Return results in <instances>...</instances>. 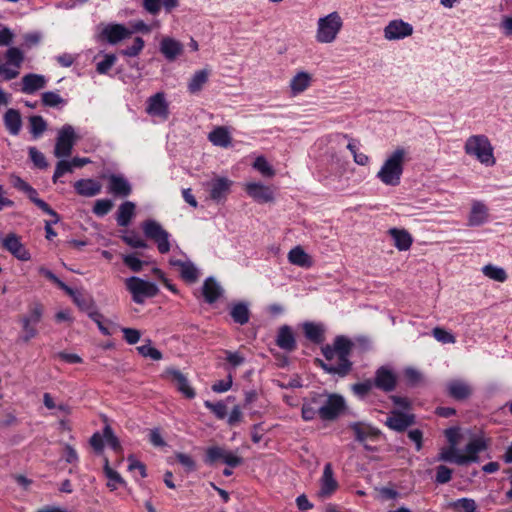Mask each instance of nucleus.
I'll use <instances>...</instances> for the list:
<instances>
[{"label":"nucleus","mask_w":512,"mask_h":512,"mask_svg":"<svg viewBox=\"0 0 512 512\" xmlns=\"http://www.w3.org/2000/svg\"><path fill=\"white\" fill-rule=\"evenodd\" d=\"M146 112L153 117L166 120L169 116V105L165 94L158 92L147 99Z\"/></svg>","instance_id":"15"},{"label":"nucleus","mask_w":512,"mask_h":512,"mask_svg":"<svg viewBox=\"0 0 512 512\" xmlns=\"http://www.w3.org/2000/svg\"><path fill=\"white\" fill-rule=\"evenodd\" d=\"M449 395L456 400H464L471 395L470 386L461 380H453L447 385Z\"/></svg>","instance_id":"34"},{"label":"nucleus","mask_w":512,"mask_h":512,"mask_svg":"<svg viewBox=\"0 0 512 512\" xmlns=\"http://www.w3.org/2000/svg\"><path fill=\"white\" fill-rule=\"evenodd\" d=\"M123 241L132 248H147V243L137 234L131 232L122 237Z\"/></svg>","instance_id":"57"},{"label":"nucleus","mask_w":512,"mask_h":512,"mask_svg":"<svg viewBox=\"0 0 512 512\" xmlns=\"http://www.w3.org/2000/svg\"><path fill=\"white\" fill-rule=\"evenodd\" d=\"M245 191L258 203H270L274 201V191L271 187L258 182L245 184Z\"/></svg>","instance_id":"17"},{"label":"nucleus","mask_w":512,"mask_h":512,"mask_svg":"<svg viewBox=\"0 0 512 512\" xmlns=\"http://www.w3.org/2000/svg\"><path fill=\"white\" fill-rule=\"evenodd\" d=\"M39 273L46 278H48L50 281L55 283L60 289H62L65 292H69V286H67L63 281H61L55 274H53L50 270L46 269L45 267H40L38 269Z\"/></svg>","instance_id":"61"},{"label":"nucleus","mask_w":512,"mask_h":512,"mask_svg":"<svg viewBox=\"0 0 512 512\" xmlns=\"http://www.w3.org/2000/svg\"><path fill=\"white\" fill-rule=\"evenodd\" d=\"M42 102L45 106L56 107L64 103V99L55 92L48 91L42 94Z\"/></svg>","instance_id":"52"},{"label":"nucleus","mask_w":512,"mask_h":512,"mask_svg":"<svg viewBox=\"0 0 512 512\" xmlns=\"http://www.w3.org/2000/svg\"><path fill=\"white\" fill-rule=\"evenodd\" d=\"M409 151L404 147H397L387 155L376 177L386 186H398L404 172V166L409 160Z\"/></svg>","instance_id":"3"},{"label":"nucleus","mask_w":512,"mask_h":512,"mask_svg":"<svg viewBox=\"0 0 512 512\" xmlns=\"http://www.w3.org/2000/svg\"><path fill=\"white\" fill-rule=\"evenodd\" d=\"M107 192L115 197L125 198L131 194L132 187L124 176L112 174L108 177Z\"/></svg>","instance_id":"19"},{"label":"nucleus","mask_w":512,"mask_h":512,"mask_svg":"<svg viewBox=\"0 0 512 512\" xmlns=\"http://www.w3.org/2000/svg\"><path fill=\"white\" fill-rule=\"evenodd\" d=\"M76 192L84 197H93L101 192L102 185L94 179H81L74 183Z\"/></svg>","instance_id":"26"},{"label":"nucleus","mask_w":512,"mask_h":512,"mask_svg":"<svg viewBox=\"0 0 512 512\" xmlns=\"http://www.w3.org/2000/svg\"><path fill=\"white\" fill-rule=\"evenodd\" d=\"M455 512H477L476 502L471 498H461L449 504Z\"/></svg>","instance_id":"44"},{"label":"nucleus","mask_w":512,"mask_h":512,"mask_svg":"<svg viewBox=\"0 0 512 512\" xmlns=\"http://www.w3.org/2000/svg\"><path fill=\"white\" fill-rule=\"evenodd\" d=\"M3 247L21 261H28L31 258L29 251L14 233L7 235L3 240Z\"/></svg>","instance_id":"20"},{"label":"nucleus","mask_w":512,"mask_h":512,"mask_svg":"<svg viewBox=\"0 0 512 512\" xmlns=\"http://www.w3.org/2000/svg\"><path fill=\"white\" fill-rule=\"evenodd\" d=\"M343 28V19L337 11L318 18L315 40L320 44H331Z\"/></svg>","instance_id":"4"},{"label":"nucleus","mask_w":512,"mask_h":512,"mask_svg":"<svg viewBox=\"0 0 512 512\" xmlns=\"http://www.w3.org/2000/svg\"><path fill=\"white\" fill-rule=\"evenodd\" d=\"M414 424V414L404 413L397 410L392 411L385 421V425L387 427L397 432H403Z\"/></svg>","instance_id":"16"},{"label":"nucleus","mask_w":512,"mask_h":512,"mask_svg":"<svg viewBox=\"0 0 512 512\" xmlns=\"http://www.w3.org/2000/svg\"><path fill=\"white\" fill-rule=\"evenodd\" d=\"M135 214V204L131 201L122 203L117 211V223L119 226H128Z\"/></svg>","instance_id":"37"},{"label":"nucleus","mask_w":512,"mask_h":512,"mask_svg":"<svg viewBox=\"0 0 512 512\" xmlns=\"http://www.w3.org/2000/svg\"><path fill=\"white\" fill-rule=\"evenodd\" d=\"M233 182L226 177H217L207 184L210 198L215 202L224 201L230 193Z\"/></svg>","instance_id":"18"},{"label":"nucleus","mask_w":512,"mask_h":512,"mask_svg":"<svg viewBox=\"0 0 512 512\" xmlns=\"http://www.w3.org/2000/svg\"><path fill=\"white\" fill-rule=\"evenodd\" d=\"M351 429L354 431L356 439L363 442L367 438H375L380 435V431L363 423H353Z\"/></svg>","instance_id":"38"},{"label":"nucleus","mask_w":512,"mask_h":512,"mask_svg":"<svg viewBox=\"0 0 512 512\" xmlns=\"http://www.w3.org/2000/svg\"><path fill=\"white\" fill-rule=\"evenodd\" d=\"M143 232L153 240L161 254H166L171 249L170 234L156 221L148 220L143 223Z\"/></svg>","instance_id":"7"},{"label":"nucleus","mask_w":512,"mask_h":512,"mask_svg":"<svg viewBox=\"0 0 512 512\" xmlns=\"http://www.w3.org/2000/svg\"><path fill=\"white\" fill-rule=\"evenodd\" d=\"M220 294L221 288L218 283L212 278L206 279L203 284V295L205 300L208 303H213L219 298Z\"/></svg>","instance_id":"41"},{"label":"nucleus","mask_w":512,"mask_h":512,"mask_svg":"<svg viewBox=\"0 0 512 512\" xmlns=\"http://www.w3.org/2000/svg\"><path fill=\"white\" fill-rule=\"evenodd\" d=\"M169 263L171 266L177 267L180 276L186 282L194 283L197 281L199 276L198 269L191 261H182L179 259L171 258Z\"/></svg>","instance_id":"24"},{"label":"nucleus","mask_w":512,"mask_h":512,"mask_svg":"<svg viewBox=\"0 0 512 512\" xmlns=\"http://www.w3.org/2000/svg\"><path fill=\"white\" fill-rule=\"evenodd\" d=\"M103 437L106 440L107 444L111 446L115 451L121 450L120 442L109 425L104 427Z\"/></svg>","instance_id":"54"},{"label":"nucleus","mask_w":512,"mask_h":512,"mask_svg":"<svg viewBox=\"0 0 512 512\" xmlns=\"http://www.w3.org/2000/svg\"><path fill=\"white\" fill-rule=\"evenodd\" d=\"M452 470L447 466L440 465L437 467L436 482L438 484H445L451 480Z\"/></svg>","instance_id":"63"},{"label":"nucleus","mask_w":512,"mask_h":512,"mask_svg":"<svg viewBox=\"0 0 512 512\" xmlns=\"http://www.w3.org/2000/svg\"><path fill=\"white\" fill-rule=\"evenodd\" d=\"M137 350L143 357H149L156 361L162 359V353L150 344L141 345L137 347Z\"/></svg>","instance_id":"58"},{"label":"nucleus","mask_w":512,"mask_h":512,"mask_svg":"<svg viewBox=\"0 0 512 512\" xmlns=\"http://www.w3.org/2000/svg\"><path fill=\"white\" fill-rule=\"evenodd\" d=\"M7 65L14 66L15 68L19 69L23 60L24 55L22 51L17 47H11L6 51L5 54Z\"/></svg>","instance_id":"47"},{"label":"nucleus","mask_w":512,"mask_h":512,"mask_svg":"<svg viewBox=\"0 0 512 512\" xmlns=\"http://www.w3.org/2000/svg\"><path fill=\"white\" fill-rule=\"evenodd\" d=\"M374 385L385 392H390L396 387V375L392 370L380 367L375 373Z\"/></svg>","instance_id":"23"},{"label":"nucleus","mask_w":512,"mask_h":512,"mask_svg":"<svg viewBox=\"0 0 512 512\" xmlns=\"http://www.w3.org/2000/svg\"><path fill=\"white\" fill-rule=\"evenodd\" d=\"M413 26L401 19L390 21L384 28V38L388 41L401 40L413 34Z\"/></svg>","instance_id":"14"},{"label":"nucleus","mask_w":512,"mask_h":512,"mask_svg":"<svg viewBox=\"0 0 512 512\" xmlns=\"http://www.w3.org/2000/svg\"><path fill=\"white\" fill-rule=\"evenodd\" d=\"M208 140L214 146L227 148L231 144L232 137L227 127L218 126L208 134Z\"/></svg>","instance_id":"29"},{"label":"nucleus","mask_w":512,"mask_h":512,"mask_svg":"<svg viewBox=\"0 0 512 512\" xmlns=\"http://www.w3.org/2000/svg\"><path fill=\"white\" fill-rule=\"evenodd\" d=\"M117 58L114 54H106L104 59L97 63L96 70L99 74H106L115 64Z\"/></svg>","instance_id":"56"},{"label":"nucleus","mask_w":512,"mask_h":512,"mask_svg":"<svg viewBox=\"0 0 512 512\" xmlns=\"http://www.w3.org/2000/svg\"><path fill=\"white\" fill-rule=\"evenodd\" d=\"M320 418L324 421L335 420L344 410L345 401L337 394L321 395Z\"/></svg>","instance_id":"8"},{"label":"nucleus","mask_w":512,"mask_h":512,"mask_svg":"<svg viewBox=\"0 0 512 512\" xmlns=\"http://www.w3.org/2000/svg\"><path fill=\"white\" fill-rule=\"evenodd\" d=\"M132 34L133 30H130L125 25L119 23H110L102 29L99 37L101 40H104L111 45H116L119 42L130 38Z\"/></svg>","instance_id":"12"},{"label":"nucleus","mask_w":512,"mask_h":512,"mask_svg":"<svg viewBox=\"0 0 512 512\" xmlns=\"http://www.w3.org/2000/svg\"><path fill=\"white\" fill-rule=\"evenodd\" d=\"M432 334L434 338L441 343L454 344L456 342L455 336L441 327H435L432 330Z\"/></svg>","instance_id":"49"},{"label":"nucleus","mask_w":512,"mask_h":512,"mask_svg":"<svg viewBox=\"0 0 512 512\" xmlns=\"http://www.w3.org/2000/svg\"><path fill=\"white\" fill-rule=\"evenodd\" d=\"M72 171H73V165H72L71 161L60 160L56 164V168H55L54 175H53L52 179L54 182H56L57 179L62 177L65 173H71Z\"/></svg>","instance_id":"55"},{"label":"nucleus","mask_w":512,"mask_h":512,"mask_svg":"<svg viewBox=\"0 0 512 512\" xmlns=\"http://www.w3.org/2000/svg\"><path fill=\"white\" fill-rule=\"evenodd\" d=\"M305 336L314 342H320L323 337V329L320 325L307 322L303 325Z\"/></svg>","instance_id":"45"},{"label":"nucleus","mask_w":512,"mask_h":512,"mask_svg":"<svg viewBox=\"0 0 512 512\" xmlns=\"http://www.w3.org/2000/svg\"><path fill=\"white\" fill-rule=\"evenodd\" d=\"M388 233L394 241V246L399 251H407L410 249V247L413 243V238L407 230L399 229V228H391V229H389Z\"/></svg>","instance_id":"27"},{"label":"nucleus","mask_w":512,"mask_h":512,"mask_svg":"<svg viewBox=\"0 0 512 512\" xmlns=\"http://www.w3.org/2000/svg\"><path fill=\"white\" fill-rule=\"evenodd\" d=\"M43 315V306L40 303H32L28 312L21 318L22 329L24 332L23 341L28 342L37 335V324L41 321Z\"/></svg>","instance_id":"9"},{"label":"nucleus","mask_w":512,"mask_h":512,"mask_svg":"<svg viewBox=\"0 0 512 512\" xmlns=\"http://www.w3.org/2000/svg\"><path fill=\"white\" fill-rule=\"evenodd\" d=\"M204 405L206 408L212 411L219 419H224L227 415V407L222 401L216 403L205 401Z\"/></svg>","instance_id":"53"},{"label":"nucleus","mask_w":512,"mask_h":512,"mask_svg":"<svg viewBox=\"0 0 512 512\" xmlns=\"http://www.w3.org/2000/svg\"><path fill=\"white\" fill-rule=\"evenodd\" d=\"M489 219V209L487 205L475 200L471 204V210L468 216V226L476 227L485 224Z\"/></svg>","instance_id":"21"},{"label":"nucleus","mask_w":512,"mask_h":512,"mask_svg":"<svg viewBox=\"0 0 512 512\" xmlns=\"http://www.w3.org/2000/svg\"><path fill=\"white\" fill-rule=\"evenodd\" d=\"M166 376L175 383L179 392H181L186 398L192 399L195 397V391L190 386L186 376L179 370L167 369L165 372Z\"/></svg>","instance_id":"22"},{"label":"nucleus","mask_w":512,"mask_h":512,"mask_svg":"<svg viewBox=\"0 0 512 512\" xmlns=\"http://www.w3.org/2000/svg\"><path fill=\"white\" fill-rule=\"evenodd\" d=\"M175 457L177 461L186 469V471L191 472L196 469V463L190 455L178 452L175 454Z\"/></svg>","instance_id":"60"},{"label":"nucleus","mask_w":512,"mask_h":512,"mask_svg":"<svg viewBox=\"0 0 512 512\" xmlns=\"http://www.w3.org/2000/svg\"><path fill=\"white\" fill-rule=\"evenodd\" d=\"M218 461H222L230 467H237L242 463V458L221 447H209L206 451L205 462L212 465Z\"/></svg>","instance_id":"13"},{"label":"nucleus","mask_w":512,"mask_h":512,"mask_svg":"<svg viewBox=\"0 0 512 512\" xmlns=\"http://www.w3.org/2000/svg\"><path fill=\"white\" fill-rule=\"evenodd\" d=\"M29 156L35 166L39 168H47L48 163L43 153L38 151L35 147L29 148Z\"/></svg>","instance_id":"59"},{"label":"nucleus","mask_w":512,"mask_h":512,"mask_svg":"<svg viewBox=\"0 0 512 512\" xmlns=\"http://www.w3.org/2000/svg\"><path fill=\"white\" fill-rule=\"evenodd\" d=\"M75 132L72 126L65 125L58 132L54 155L57 158L68 157L72 153L75 143Z\"/></svg>","instance_id":"11"},{"label":"nucleus","mask_w":512,"mask_h":512,"mask_svg":"<svg viewBox=\"0 0 512 512\" xmlns=\"http://www.w3.org/2000/svg\"><path fill=\"white\" fill-rule=\"evenodd\" d=\"M160 51L166 59L173 61L182 54L183 45L173 38L166 37L160 43Z\"/></svg>","instance_id":"28"},{"label":"nucleus","mask_w":512,"mask_h":512,"mask_svg":"<svg viewBox=\"0 0 512 512\" xmlns=\"http://www.w3.org/2000/svg\"><path fill=\"white\" fill-rule=\"evenodd\" d=\"M25 194L38 208L52 216L54 223H58L60 221L59 215L45 201L38 197L37 191L32 186L25 192Z\"/></svg>","instance_id":"35"},{"label":"nucleus","mask_w":512,"mask_h":512,"mask_svg":"<svg viewBox=\"0 0 512 512\" xmlns=\"http://www.w3.org/2000/svg\"><path fill=\"white\" fill-rule=\"evenodd\" d=\"M404 375L407 383L411 386H416L423 380L422 374L414 368H407L404 372Z\"/></svg>","instance_id":"62"},{"label":"nucleus","mask_w":512,"mask_h":512,"mask_svg":"<svg viewBox=\"0 0 512 512\" xmlns=\"http://www.w3.org/2000/svg\"><path fill=\"white\" fill-rule=\"evenodd\" d=\"M445 435L450 445L441 450L438 457L440 461L466 465L477 462L479 459L478 454L485 449V443L481 439H473L466 445L465 453H461L457 448L459 439L458 429L449 428L445 431Z\"/></svg>","instance_id":"2"},{"label":"nucleus","mask_w":512,"mask_h":512,"mask_svg":"<svg viewBox=\"0 0 512 512\" xmlns=\"http://www.w3.org/2000/svg\"><path fill=\"white\" fill-rule=\"evenodd\" d=\"M352 347L353 343L350 339L338 336L333 345H326L321 349L327 362L322 360H317V362L325 372L345 377L352 368V363L349 360Z\"/></svg>","instance_id":"1"},{"label":"nucleus","mask_w":512,"mask_h":512,"mask_svg":"<svg viewBox=\"0 0 512 512\" xmlns=\"http://www.w3.org/2000/svg\"><path fill=\"white\" fill-rule=\"evenodd\" d=\"M373 385L374 383L371 380H365L364 382L354 384L352 391L356 395L363 397L371 391Z\"/></svg>","instance_id":"64"},{"label":"nucleus","mask_w":512,"mask_h":512,"mask_svg":"<svg viewBox=\"0 0 512 512\" xmlns=\"http://www.w3.org/2000/svg\"><path fill=\"white\" fill-rule=\"evenodd\" d=\"M104 474L105 476L107 477L108 479V482H107V487L111 490V491H114L116 490L119 486L121 485H124L125 484V481L124 479L121 477V475L115 471L114 469H112L109 465V461L107 458H105V461H104Z\"/></svg>","instance_id":"40"},{"label":"nucleus","mask_w":512,"mask_h":512,"mask_svg":"<svg viewBox=\"0 0 512 512\" xmlns=\"http://www.w3.org/2000/svg\"><path fill=\"white\" fill-rule=\"evenodd\" d=\"M29 124L30 132L34 138H38L47 128V123L42 116H31Z\"/></svg>","instance_id":"46"},{"label":"nucleus","mask_w":512,"mask_h":512,"mask_svg":"<svg viewBox=\"0 0 512 512\" xmlns=\"http://www.w3.org/2000/svg\"><path fill=\"white\" fill-rule=\"evenodd\" d=\"M230 315L236 323L240 325L246 324L249 321L248 306L244 303L234 304L231 308Z\"/></svg>","instance_id":"42"},{"label":"nucleus","mask_w":512,"mask_h":512,"mask_svg":"<svg viewBox=\"0 0 512 512\" xmlns=\"http://www.w3.org/2000/svg\"><path fill=\"white\" fill-rule=\"evenodd\" d=\"M4 124L11 135H18L22 127V118L20 112L10 108L4 114Z\"/></svg>","instance_id":"32"},{"label":"nucleus","mask_w":512,"mask_h":512,"mask_svg":"<svg viewBox=\"0 0 512 512\" xmlns=\"http://www.w3.org/2000/svg\"><path fill=\"white\" fill-rule=\"evenodd\" d=\"M145 42L141 37H136L133 44L121 51V54L128 57L137 56L144 48Z\"/></svg>","instance_id":"51"},{"label":"nucleus","mask_w":512,"mask_h":512,"mask_svg":"<svg viewBox=\"0 0 512 512\" xmlns=\"http://www.w3.org/2000/svg\"><path fill=\"white\" fill-rule=\"evenodd\" d=\"M321 396H314L302 406V418L305 421L313 420L317 415L320 417Z\"/></svg>","instance_id":"36"},{"label":"nucleus","mask_w":512,"mask_h":512,"mask_svg":"<svg viewBox=\"0 0 512 512\" xmlns=\"http://www.w3.org/2000/svg\"><path fill=\"white\" fill-rule=\"evenodd\" d=\"M276 344L283 350L293 351L296 347V342L292 329L284 325L280 327L276 339Z\"/></svg>","instance_id":"33"},{"label":"nucleus","mask_w":512,"mask_h":512,"mask_svg":"<svg viewBox=\"0 0 512 512\" xmlns=\"http://www.w3.org/2000/svg\"><path fill=\"white\" fill-rule=\"evenodd\" d=\"M253 167L256 170H258L263 176L273 177L275 175V170L263 156H258L255 159Z\"/></svg>","instance_id":"48"},{"label":"nucleus","mask_w":512,"mask_h":512,"mask_svg":"<svg viewBox=\"0 0 512 512\" xmlns=\"http://www.w3.org/2000/svg\"><path fill=\"white\" fill-rule=\"evenodd\" d=\"M482 273L488 277L489 279H492L497 282H505L508 278V275L506 271L498 266L487 264L482 268Z\"/></svg>","instance_id":"43"},{"label":"nucleus","mask_w":512,"mask_h":512,"mask_svg":"<svg viewBox=\"0 0 512 512\" xmlns=\"http://www.w3.org/2000/svg\"><path fill=\"white\" fill-rule=\"evenodd\" d=\"M127 290L131 293L135 303L142 304L145 298H151L158 294V287L149 281L138 277H130L125 280Z\"/></svg>","instance_id":"6"},{"label":"nucleus","mask_w":512,"mask_h":512,"mask_svg":"<svg viewBox=\"0 0 512 512\" xmlns=\"http://www.w3.org/2000/svg\"><path fill=\"white\" fill-rule=\"evenodd\" d=\"M287 258L289 263L301 268L308 269L314 264L312 257L299 245L288 252Z\"/></svg>","instance_id":"25"},{"label":"nucleus","mask_w":512,"mask_h":512,"mask_svg":"<svg viewBox=\"0 0 512 512\" xmlns=\"http://www.w3.org/2000/svg\"><path fill=\"white\" fill-rule=\"evenodd\" d=\"M312 77L309 73L301 71L295 74L290 80V90L293 96L304 92L311 84Z\"/></svg>","instance_id":"31"},{"label":"nucleus","mask_w":512,"mask_h":512,"mask_svg":"<svg viewBox=\"0 0 512 512\" xmlns=\"http://www.w3.org/2000/svg\"><path fill=\"white\" fill-rule=\"evenodd\" d=\"M46 85V79L42 75L38 74H27L22 78V92L26 94H32L37 90L44 88Z\"/></svg>","instance_id":"30"},{"label":"nucleus","mask_w":512,"mask_h":512,"mask_svg":"<svg viewBox=\"0 0 512 512\" xmlns=\"http://www.w3.org/2000/svg\"><path fill=\"white\" fill-rule=\"evenodd\" d=\"M464 151L467 155L475 157L485 166H493L496 163L493 147L485 135H472L468 137L464 144Z\"/></svg>","instance_id":"5"},{"label":"nucleus","mask_w":512,"mask_h":512,"mask_svg":"<svg viewBox=\"0 0 512 512\" xmlns=\"http://www.w3.org/2000/svg\"><path fill=\"white\" fill-rule=\"evenodd\" d=\"M209 72L206 69L196 71L188 83V90L190 93L195 94L202 90L203 86L207 83Z\"/></svg>","instance_id":"39"},{"label":"nucleus","mask_w":512,"mask_h":512,"mask_svg":"<svg viewBox=\"0 0 512 512\" xmlns=\"http://www.w3.org/2000/svg\"><path fill=\"white\" fill-rule=\"evenodd\" d=\"M113 208V202L109 199L97 200L93 207V213L97 216H105Z\"/></svg>","instance_id":"50"},{"label":"nucleus","mask_w":512,"mask_h":512,"mask_svg":"<svg viewBox=\"0 0 512 512\" xmlns=\"http://www.w3.org/2000/svg\"><path fill=\"white\" fill-rule=\"evenodd\" d=\"M339 488L338 481L336 480L331 463H326L323 469L322 476L319 479V490L316 497L320 500L330 498Z\"/></svg>","instance_id":"10"}]
</instances>
